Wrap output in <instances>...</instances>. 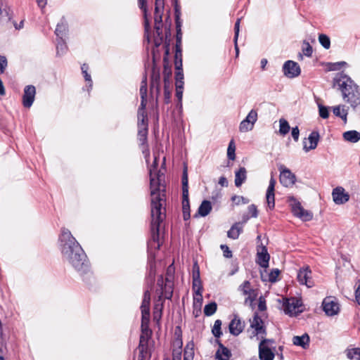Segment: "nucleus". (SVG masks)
Masks as SVG:
<instances>
[{
	"mask_svg": "<svg viewBox=\"0 0 360 360\" xmlns=\"http://www.w3.org/2000/svg\"><path fill=\"white\" fill-rule=\"evenodd\" d=\"M158 166V157L154 155V162L150 168V188L151 196V243H157V248H159V229L161 222L165 218V186L160 183L159 176H153V172Z\"/></svg>",
	"mask_w": 360,
	"mask_h": 360,
	"instance_id": "nucleus-1",
	"label": "nucleus"
},
{
	"mask_svg": "<svg viewBox=\"0 0 360 360\" xmlns=\"http://www.w3.org/2000/svg\"><path fill=\"white\" fill-rule=\"evenodd\" d=\"M61 252L78 271L85 272L88 269L86 256L79 243L67 229H63L60 237Z\"/></svg>",
	"mask_w": 360,
	"mask_h": 360,
	"instance_id": "nucleus-2",
	"label": "nucleus"
},
{
	"mask_svg": "<svg viewBox=\"0 0 360 360\" xmlns=\"http://www.w3.org/2000/svg\"><path fill=\"white\" fill-rule=\"evenodd\" d=\"M334 85H338L345 101L351 107L360 106V89L347 75L340 73L334 78Z\"/></svg>",
	"mask_w": 360,
	"mask_h": 360,
	"instance_id": "nucleus-3",
	"label": "nucleus"
},
{
	"mask_svg": "<svg viewBox=\"0 0 360 360\" xmlns=\"http://www.w3.org/2000/svg\"><path fill=\"white\" fill-rule=\"evenodd\" d=\"M150 294L148 291H146L141 306L142 314V334L140 337V342L138 347V351L139 352V360H146L150 358L147 348V342L150 331L148 328H145V326H147L150 319Z\"/></svg>",
	"mask_w": 360,
	"mask_h": 360,
	"instance_id": "nucleus-4",
	"label": "nucleus"
},
{
	"mask_svg": "<svg viewBox=\"0 0 360 360\" xmlns=\"http://www.w3.org/2000/svg\"><path fill=\"white\" fill-rule=\"evenodd\" d=\"M141 105L138 111V137L142 145L146 143L148 134V117L145 112L147 96V82L146 78L142 80L140 86Z\"/></svg>",
	"mask_w": 360,
	"mask_h": 360,
	"instance_id": "nucleus-5",
	"label": "nucleus"
},
{
	"mask_svg": "<svg viewBox=\"0 0 360 360\" xmlns=\"http://www.w3.org/2000/svg\"><path fill=\"white\" fill-rule=\"evenodd\" d=\"M174 272L173 264L168 266L167 270V277L165 278V283H164L163 277L161 276L158 280V285L160 288L161 292L160 298L170 299L172 296V285L171 278Z\"/></svg>",
	"mask_w": 360,
	"mask_h": 360,
	"instance_id": "nucleus-6",
	"label": "nucleus"
},
{
	"mask_svg": "<svg viewBox=\"0 0 360 360\" xmlns=\"http://www.w3.org/2000/svg\"><path fill=\"white\" fill-rule=\"evenodd\" d=\"M276 346L274 341L270 339L261 340L259 345V356L260 360H273L275 356Z\"/></svg>",
	"mask_w": 360,
	"mask_h": 360,
	"instance_id": "nucleus-7",
	"label": "nucleus"
},
{
	"mask_svg": "<svg viewBox=\"0 0 360 360\" xmlns=\"http://www.w3.org/2000/svg\"><path fill=\"white\" fill-rule=\"evenodd\" d=\"M250 327L252 328L251 338L256 337L257 340H260L266 338V332L264 322L257 314H255L250 321Z\"/></svg>",
	"mask_w": 360,
	"mask_h": 360,
	"instance_id": "nucleus-8",
	"label": "nucleus"
},
{
	"mask_svg": "<svg viewBox=\"0 0 360 360\" xmlns=\"http://www.w3.org/2000/svg\"><path fill=\"white\" fill-rule=\"evenodd\" d=\"M290 206L293 214L304 221H309L312 219V214L305 210L302 206L299 201L295 199L293 197L289 198Z\"/></svg>",
	"mask_w": 360,
	"mask_h": 360,
	"instance_id": "nucleus-9",
	"label": "nucleus"
},
{
	"mask_svg": "<svg viewBox=\"0 0 360 360\" xmlns=\"http://www.w3.org/2000/svg\"><path fill=\"white\" fill-rule=\"evenodd\" d=\"M322 307L326 314L330 316L337 315L340 310V304L334 297H326L322 302Z\"/></svg>",
	"mask_w": 360,
	"mask_h": 360,
	"instance_id": "nucleus-10",
	"label": "nucleus"
},
{
	"mask_svg": "<svg viewBox=\"0 0 360 360\" xmlns=\"http://www.w3.org/2000/svg\"><path fill=\"white\" fill-rule=\"evenodd\" d=\"M283 310L290 316H295L302 311V304L299 300L295 297L287 299L283 304Z\"/></svg>",
	"mask_w": 360,
	"mask_h": 360,
	"instance_id": "nucleus-11",
	"label": "nucleus"
},
{
	"mask_svg": "<svg viewBox=\"0 0 360 360\" xmlns=\"http://www.w3.org/2000/svg\"><path fill=\"white\" fill-rule=\"evenodd\" d=\"M279 170V179L281 184L285 187H290L293 186L296 181L295 175L284 166H281Z\"/></svg>",
	"mask_w": 360,
	"mask_h": 360,
	"instance_id": "nucleus-12",
	"label": "nucleus"
},
{
	"mask_svg": "<svg viewBox=\"0 0 360 360\" xmlns=\"http://www.w3.org/2000/svg\"><path fill=\"white\" fill-rule=\"evenodd\" d=\"M239 290L243 295L246 296L245 303L251 304L255 300L257 293L255 289L251 287L250 283L248 281H244L240 286Z\"/></svg>",
	"mask_w": 360,
	"mask_h": 360,
	"instance_id": "nucleus-13",
	"label": "nucleus"
},
{
	"mask_svg": "<svg viewBox=\"0 0 360 360\" xmlns=\"http://www.w3.org/2000/svg\"><path fill=\"white\" fill-rule=\"evenodd\" d=\"M297 281L301 285H305L307 288H311L314 283L311 278V271L309 266H304L297 273Z\"/></svg>",
	"mask_w": 360,
	"mask_h": 360,
	"instance_id": "nucleus-14",
	"label": "nucleus"
},
{
	"mask_svg": "<svg viewBox=\"0 0 360 360\" xmlns=\"http://www.w3.org/2000/svg\"><path fill=\"white\" fill-rule=\"evenodd\" d=\"M283 71L285 76L288 78H294L300 75L301 70L300 65L292 61H286L283 66Z\"/></svg>",
	"mask_w": 360,
	"mask_h": 360,
	"instance_id": "nucleus-15",
	"label": "nucleus"
},
{
	"mask_svg": "<svg viewBox=\"0 0 360 360\" xmlns=\"http://www.w3.org/2000/svg\"><path fill=\"white\" fill-rule=\"evenodd\" d=\"M257 262L262 268L266 269L269 266L270 255L264 245H258L257 249Z\"/></svg>",
	"mask_w": 360,
	"mask_h": 360,
	"instance_id": "nucleus-16",
	"label": "nucleus"
},
{
	"mask_svg": "<svg viewBox=\"0 0 360 360\" xmlns=\"http://www.w3.org/2000/svg\"><path fill=\"white\" fill-rule=\"evenodd\" d=\"M276 181L275 179L271 176L269 180V184L266 190V203L270 210H273L275 207V186Z\"/></svg>",
	"mask_w": 360,
	"mask_h": 360,
	"instance_id": "nucleus-17",
	"label": "nucleus"
},
{
	"mask_svg": "<svg viewBox=\"0 0 360 360\" xmlns=\"http://www.w3.org/2000/svg\"><path fill=\"white\" fill-rule=\"evenodd\" d=\"M36 89L32 85L26 86L22 96V104L25 108H30L34 102Z\"/></svg>",
	"mask_w": 360,
	"mask_h": 360,
	"instance_id": "nucleus-18",
	"label": "nucleus"
},
{
	"mask_svg": "<svg viewBox=\"0 0 360 360\" xmlns=\"http://www.w3.org/2000/svg\"><path fill=\"white\" fill-rule=\"evenodd\" d=\"M333 199L335 204L342 205L347 202L349 199V195L345 192V190L342 187H337L333 189Z\"/></svg>",
	"mask_w": 360,
	"mask_h": 360,
	"instance_id": "nucleus-19",
	"label": "nucleus"
},
{
	"mask_svg": "<svg viewBox=\"0 0 360 360\" xmlns=\"http://www.w3.org/2000/svg\"><path fill=\"white\" fill-rule=\"evenodd\" d=\"M319 138L320 136L318 131H312L309 135L307 140L304 141V150L305 152H309L311 150L315 149L318 145Z\"/></svg>",
	"mask_w": 360,
	"mask_h": 360,
	"instance_id": "nucleus-20",
	"label": "nucleus"
},
{
	"mask_svg": "<svg viewBox=\"0 0 360 360\" xmlns=\"http://www.w3.org/2000/svg\"><path fill=\"white\" fill-rule=\"evenodd\" d=\"M229 328L232 335L237 336L243 331L244 323L237 316H235L230 322Z\"/></svg>",
	"mask_w": 360,
	"mask_h": 360,
	"instance_id": "nucleus-21",
	"label": "nucleus"
},
{
	"mask_svg": "<svg viewBox=\"0 0 360 360\" xmlns=\"http://www.w3.org/2000/svg\"><path fill=\"white\" fill-rule=\"evenodd\" d=\"M164 11V7L156 10V6H155V13H154V21H155V30L158 37L162 35L161 28L162 26V13Z\"/></svg>",
	"mask_w": 360,
	"mask_h": 360,
	"instance_id": "nucleus-22",
	"label": "nucleus"
},
{
	"mask_svg": "<svg viewBox=\"0 0 360 360\" xmlns=\"http://www.w3.org/2000/svg\"><path fill=\"white\" fill-rule=\"evenodd\" d=\"M138 4H139V8L142 10V11L143 13L145 31H146V33H147V39L149 41V37H148V32L150 30V23H149V19L148 17V8H147V6H146V0H138Z\"/></svg>",
	"mask_w": 360,
	"mask_h": 360,
	"instance_id": "nucleus-23",
	"label": "nucleus"
},
{
	"mask_svg": "<svg viewBox=\"0 0 360 360\" xmlns=\"http://www.w3.org/2000/svg\"><path fill=\"white\" fill-rule=\"evenodd\" d=\"M243 231V224L240 223H235L227 232V236L229 238L236 240L238 238Z\"/></svg>",
	"mask_w": 360,
	"mask_h": 360,
	"instance_id": "nucleus-24",
	"label": "nucleus"
},
{
	"mask_svg": "<svg viewBox=\"0 0 360 360\" xmlns=\"http://www.w3.org/2000/svg\"><path fill=\"white\" fill-rule=\"evenodd\" d=\"M342 136L346 141L356 143L360 140V132L356 130L347 131L343 133Z\"/></svg>",
	"mask_w": 360,
	"mask_h": 360,
	"instance_id": "nucleus-25",
	"label": "nucleus"
},
{
	"mask_svg": "<svg viewBox=\"0 0 360 360\" xmlns=\"http://www.w3.org/2000/svg\"><path fill=\"white\" fill-rule=\"evenodd\" d=\"M292 342L295 345L306 348L309 346V337L307 334H303L301 336H294L292 338Z\"/></svg>",
	"mask_w": 360,
	"mask_h": 360,
	"instance_id": "nucleus-26",
	"label": "nucleus"
},
{
	"mask_svg": "<svg viewBox=\"0 0 360 360\" xmlns=\"http://www.w3.org/2000/svg\"><path fill=\"white\" fill-rule=\"evenodd\" d=\"M231 356V351L222 345H220L217 352H216V359L217 360H229Z\"/></svg>",
	"mask_w": 360,
	"mask_h": 360,
	"instance_id": "nucleus-27",
	"label": "nucleus"
},
{
	"mask_svg": "<svg viewBox=\"0 0 360 360\" xmlns=\"http://www.w3.org/2000/svg\"><path fill=\"white\" fill-rule=\"evenodd\" d=\"M247 178V172L245 167H240L235 174V185L239 187L245 181Z\"/></svg>",
	"mask_w": 360,
	"mask_h": 360,
	"instance_id": "nucleus-28",
	"label": "nucleus"
},
{
	"mask_svg": "<svg viewBox=\"0 0 360 360\" xmlns=\"http://www.w3.org/2000/svg\"><path fill=\"white\" fill-rule=\"evenodd\" d=\"M211 202L208 200H203L198 208V214L201 217H205L211 212Z\"/></svg>",
	"mask_w": 360,
	"mask_h": 360,
	"instance_id": "nucleus-29",
	"label": "nucleus"
},
{
	"mask_svg": "<svg viewBox=\"0 0 360 360\" xmlns=\"http://www.w3.org/2000/svg\"><path fill=\"white\" fill-rule=\"evenodd\" d=\"M333 112L335 116L342 118L345 122H347V110L344 105H339L333 107Z\"/></svg>",
	"mask_w": 360,
	"mask_h": 360,
	"instance_id": "nucleus-30",
	"label": "nucleus"
},
{
	"mask_svg": "<svg viewBox=\"0 0 360 360\" xmlns=\"http://www.w3.org/2000/svg\"><path fill=\"white\" fill-rule=\"evenodd\" d=\"M346 356L349 359L360 360V348L352 347L345 350Z\"/></svg>",
	"mask_w": 360,
	"mask_h": 360,
	"instance_id": "nucleus-31",
	"label": "nucleus"
},
{
	"mask_svg": "<svg viewBox=\"0 0 360 360\" xmlns=\"http://www.w3.org/2000/svg\"><path fill=\"white\" fill-rule=\"evenodd\" d=\"M194 358V344L188 342L184 349V360H192Z\"/></svg>",
	"mask_w": 360,
	"mask_h": 360,
	"instance_id": "nucleus-32",
	"label": "nucleus"
},
{
	"mask_svg": "<svg viewBox=\"0 0 360 360\" xmlns=\"http://www.w3.org/2000/svg\"><path fill=\"white\" fill-rule=\"evenodd\" d=\"M279 274L280 271L278 269H274L268 274L267 278H266L264 274L262 272L261 273V277L264 281L268 280L271 283H274L276 281Z\"/></svg>",
	"mask_w": 360,
	"mask_h": 360,
	"instance_id": "nucleus-33",
	"label": "nucleus"
},
{
	"mask_svg": "<svg viewBox=\"0 0 360 360\" xmlns=\"http://www.w3.org/2000/svg\"><path fill=\"white\" fill-rule=\"evenodd\" d=\"M217 309V303L215 302H212L205 306L204 314L205 316H210L216 312Z\"/></svg>",
	"mask_w": 360,
	"mask_h": 360,
	"instance_id": "nucleus-34",
	"label": "nucleus"
},
{
	"mask_svg": "<svg viewBox=\"0 0 360 360\" xmlns=\"http://www.w3.org/2000/svg\"><path fill=\"white\" fill-rule=\"evenodd\" d=\"M182 186H183V198H186L188 202V175L187 172L185 169L182 177Z\"/></svg>",
	"mask_w": 360,
	"mask_h": 360,
	"instance_id": "nucleus-35",
	"label": "nucleus"
},
{
	"mask_svg": "<svg viewBox=\"0 0 360 360\" xmlns=\"http://www.w3.org/2000/svg\"><path fill=\"white\" fill-rule=\"evenodd\" d=\"M67 31V24L63 21L57 25L55 33L58 37L63 39Z\"/></svg>",
	"mask_w": 360,
	"mask_h": 360,
	"instance_id": "nucleus-36",
	"label": "nucleus"
},
{
	"mask_svg": "<svg viewBox=\"0 0 360 360\" xmlns=\"http://www.w3.org/2000/svg\"><path fill=\"white\" fill-rule=\"evenodd\" d=\"M280 127H279V133L284 136L287 134L290 131V125L288 122L285 119H280L279 120Z\"/></svg>",
	"mask_w": 360,
	"mask_h": 360,
	"instance_id": "nucleus-37",
	"label": "nucleus"
},
{
	"mask_svg": "<svg viewBox=\"0 0 360 360\" xmlns=\"http://www.w3.org/2000/svg\"><path fill=\"white\" fill-rule=\"evenodd\" d=\"M236 145L233 140L229 142L227 149V156L229 160H234L236 159Z\"/></svg>",
	"mask_w": 360,
	"mask_h": 360,
	"instance_id": "nucleus-38",
	"label": "nucleus"
},
{
	"mask_svg": "<svg viewBox=\"0 0 360 360\" xmlns=\"http://www.w3.org/2000/svg\"><path fill=\"white\" fill-rule=\"evenodd\" d=\"M253 127H254L250 124V122L245 118L240 123L239 130L241 132H247L251 131Z\"/></svg>",
	"mask_w": 360,
	"mask_h": 360,
	"instance_id": "nucleus-39",
	"label": "nucleus"
},
{
	"mask_svg": "<svg viewBox=\"0 0 360 360\" xmlns=\"http://www.w3.org/2000/svg\"><path fill=\"white\" fill-rule=\"evenodd\" d=\"M221 321L220 320H216L214 321V326L212 327V332L214 337L219 338L221 335Z\"/></svg>",
	"mask_w": 360,
	"mask_h": 360,
	"instance_id": "nucleus-40",
	"label": "nucleus"
},
{
	"mask_svg": "<svg viewBox=\"0 0 360 360\" xmlns=\"http://www.w3.org/2000/svg\"><path fill=\"white\" fill-rule=\"evenodd\" d=\"M202 304V293H194L193 295V307L198 308V311L201 310V306Z\"/></svg>",
	"mask_w": 360,
	"mask_h": 360,
	"instance_id": "nucleus-41",
	"label": "nucleus"
},
{
	"mask_svg": "<svg viewBox=\"0 0 360 360\" xmlns=\"http://www.w3.org/2000/svg\"><path fill=\"white\" fill-rule=\"evenodd\" d=\"M319 41L323 48L328 49L330 46V38L323 34H321L319 36Z\"/></svg>",
	"mask_w": 360,
	"mask_h": 360,
	"instance_id": "nucleus-42",
	"label": "nucleus"
},
{
	"mask_svg": "<svg viewBox=\"0 0 360 360\" xmlns=\"http://www.w3.org/2000/svg\"><path fill=\"white\" fill-rule=\"evenodd\" d=\"M169 75L170 73H168L167 75H165V77H164V83H165V99L167 100H169V98H170V91H169Z\"/></svg>",
	"mask_w": 360,
	"mask_h": 360,
	"instance_id": "nucleus-43",
	"label": "nucleus"
},
{
	"mask_svg": "<svg viewBox=\"0 0 360 360\" xmlns=\"http://www.w3.org/2000/svg\"><path fill=\"white\" fill-rule=\"evenodd\" d=\"M318 107L319 116L323 119H327L329 117L328 108L321 104H319Z\"/></svg>",
	"mask_w": 360,
	"mask_h": 360,
	"instance_id": "nucleus-44",
	"label": "nucleus"
},
{
	"mask_svg": "<svg viewBox=\"0 0 360 360\" xmlns=\"http://www.w3.org/2000/svg\"><path fill=\"white\" fill-rule=\"evenodd\" d=\"M193 290L194 293L202 292V285L200 279L193 280Z\"/></svg>",
	"mask_w": 360,
	"mask_h": 360,
	"instance_id": "nucleus-45",
	"label": "nucleus"
},
{
	"mask_svg": "<svg viewBox=\"0 0 360 360\" xmlns=\"http://www.w3.org/2000/svg\"><path fill=\"white\" fill-rule=\"evenodd\" d=\"M250 122V124L254 127L255 123L257 120V112L255 110H250L247 117H245Z\"/></svg>",
	"mask_w": 360,
	"mask_h": 360,
	"instance_id": "nucleus-46",
	"label": "nucleus"
},
{
	"mask_svg": "<svg viewBox=\"0 0 360 360\" xmlns=\"http://www.w3.org/2000/svg\"><path fill=\"white\" fill-rule=\"evenodd\" d=\"M189 210L188 202H186V198H184L183 200V212H184V218L185 220L188 219L190 217V213L188 211Z\"/></svg>",
	"mask_w": 360,
	"mask_h": 360,
	"instance_id": "nucleus-47",
	"label": "nucleus"
},
{
	"mask_svg": "<svg viewBox=\"0 0 360 360\" xmlns=\"http://www.w3.org/2000/svg\"><path fill=\"white\" fill-rule=\"evenodd\" d=\"M200 279V268L197 262H195L193 266V280Z\"/></svg>",
	"mask_w": 360,
	"mask_h": 360,
	"instance_id": "nucleus-48",
	"label": "nucleus"
},
{
	"mask_svg": "<svg viewBox=\"0 0 360 360\" xmlns=\"http://www.w3.org/2000/svg\"><path fill=\"white\" fill-rule=\"evenodd\" d=\"M302 51L304 54L307 56H311L312 54V47L310 46V44L308 42L304 43V46Z\"/></svg>",
	"mask_w": 360,
	"mask_h": 360,
	"instance_id": "nucleus-49",
	"label": "nucleus"
},
{
	"mask_svg": "<svg viewBox=\"0 0 360 360\" xmlns=\"http://www.w3.org/2000/svg\"><path fill=\"white\" fill-rule=\"evenodd\" d=\"M176 65V80L179 81V82H181L184 79V75H183V70L182 68H178L177 63L175 64Z\"/></svg>",
	"mask_w": 360,
	"mask_h": 360,
	"instance_id": "nucleus-50",
	"label": "nucleus"
},
{
	"mask_svg": "<svg viewBox=\"0 0 360 360\" xmlns=\"http://www.w3.org/2000/svg\"><path fill=\"white\" fill-rule=\"evenodd\" d=\"M346 65H347V63L344 62V61L338 62V63H331L330 65L329 70H340L342 67H343V66H345Z\"/></svg>",
	"mask_w": 360,
	"mask_h": 360,
	"instance_id": "nucleus-51",
	"label": "nucleus"
},
{
	"mask_svg": "<svg viewBox=\"0 0 360 360\" xmlns=\"http://www.w3.org/2000/svg\"><path fill=\"white\" fill-rule=\"evenodd\" d=\"M221 249L223 251L224 256L226 258L232 257V252L229 250V247L226 245H221Z\"/></svg>",
	"mask_w": 360,
	"mask_h": 360,
	"instance_id": "nucleus-52",
	"label": "nucleus"
},
{
	"mask_svg": "<svg viewBox=\"0 0 360 360\" xmlns=\"http://www.w3.org/2000/svg\"><path fill=\"white\" fill-rule=\"evenodd\" d=\"M87 70H88V66L86 64H84L82 66V73L84 75V77L86 81L89 82L91 83V84H90V86H91V76H90V75L88 74Z\"/></svg>",
	"mask_w": 360,
	"mask_h": 360,
	"instance_id": "nucleus-53",
	"label": "nucleus"
},
{
	"mask_svg": "<svg viewBox=\"0 0 360 360\" xmlns=\"http://www.w3.org/2000/svg\"><path fill=\"white\" fill-rule=\"evenodd\" d=\"M7 67V60L5 56H0V74L3 73Z\"/></svg>",
	"mask_w": 360,
	"mask_h": 360,
	"instance_id": "nucleus-54",
	"label": "nucleus"
},
{
	"mask_svg": "<svg viewBox=\"0 0 360 360\" xmlns=\"http://www.w3.org/2000/svg\"><path fill=\"white\" fill-rule=\"evenodd\" d=\"M57 53H59L60 51H61L62 53L64 52V51L66 49V46L65 44L63 43V39H60V41H58V44H57Z\"/></svg>",
	"mask_w": 360,
	"mask_h": 360,
	"instance_id": "nucleus-55",
	"label": "nucleus"
},
{
	"mask_svg": "<svg viewBox=\"0 0 360 360\" xmlns=\"http://www.w3.org/2000/svg\"><path fill=\"white\" fill-rule=\"evenodd\" d=\"M159 79L160 77L158 75L155 78H153L152 82H151V88H156V90L158 92L160 91V85H159Z\"/></svg>",
	"mask_w": 360,
	"mask_h": 360,
	"instance_id": "nucleus-56",
	"label": "nucleus"
},
{
	"mask_svg": "<svg viewBox=\"0 0 360 360\" xmlns=\"http://www.w3.org/2000/svg\"><path fill=\"white\" fill-rule=\"evenodd\" d=\"M232 200L233 202H236V203L237 205L240 204V203H247L248 202V200H246L245 198H243V196H233L232 197Z\"/></svg>",
	"mask_w": 360,
	"mask_h": 360,
	"instance_id": "nucleus-57",
	"label": "nucleus"
},
{
	"mask_svg": "<svg viewBox=\"0 0 360 360\" xmlns=\"http://www.w3.org/2000/svg\"><path fill=\"white\" fill-rule=\"evenodd\" d=\"M292 136L295 141H297L300 136V130L297 127H293L291 131Z\"/></svg>",
	"mask_w": 360,
	"mask_h": 360,
	"instance_id": "nucleus-58",
	"label": "nucleus"
},
{
	"mask_svg": "<svg viewBox=\"0 0 360 360\" xmlns=\"http://www.w3.org/2000/svg\"><path fill=\"white\" fill-rule=\"evenodd\" d=\"M248 212L251 214L252 217H257V210L255 205H251L248 207Z\"/></svg>",
	"mask_w": 360,
	"mask_h": 360,
	"instance_id": "nucleus-59",
	"label": "nucleus"
},
{
	"mask_svg": "<svg viewBox=\"0 0 360 360\" xmlns=\"http://www.w3.org/2000/svg\"><path fill=\"white\" fill-rule=\"evenodd\" d=\"M240 19H238L235 24V36H234V41H237L238 33H239V27H240Z\"/></svg>",
	"mask_w": 360,
	"mask_h": 360,
	"instance_id": "nucleus-60",
	"label": "nucleus"
},
{
	"mask_svg": "<svg viewBox=\"0 0 360 360\" xmlns=\"http://www.w3.org/2000/svg\"><path fill=\"white\" fill-rule=\"evenodd\" d=\"M219 184L223 187L228 186V181L224 176H221L219 179Z\"/></svg>",
	"mask_w": 360,
	"mask_h": 360,
	"instance_id": "nucleus-61",
	"label": "nucleus"
},
{
	"mask_svg": "<svg viewBox=\"0 0 360 360\" xmlns=\"http://www.w3.org/2000/svg\"><path fill=\"white\" fill-rule=\"evenodd\" d=\"M176 96L179 101H181L183 96V89H181L180 86H178V89H176Z\"/></svg>",
	"mask_w": 360,
	"mask_h": 360,
	"instance_id": "nucleus-62",
	"label": "nucleus"
},
{
	"mask_svg": "<svg viewBox=\"0 0 360 360\" xmlns=\"http://www.w3.org/2000/svg\"><path fill=\"white\" fill-rule=\"evenodd\" d=\"M355 298L357 303L360 305V285L358 286L355 292Z\"/></svg>",
	"mask_w": 360,
	"mask_h": 360,
	"instance_id": "nucleus-63",
	"label": "nucleus"
},
{
	"mask_svg": "<svg viewBox=\"0 0 360 360\" xmlns=\"http://www.w3.org/2000/svg\"><path fill=\"white\" fill-rule=\"evenodd\" d=\"M155 6H156V10L164 7V0H155Z\"/></svg>",
	"mask_w": 360,
	"mask_h": 360,
	"instance_id": "nucleus-64",
	"label": "nucleus"
}]
</instances>
